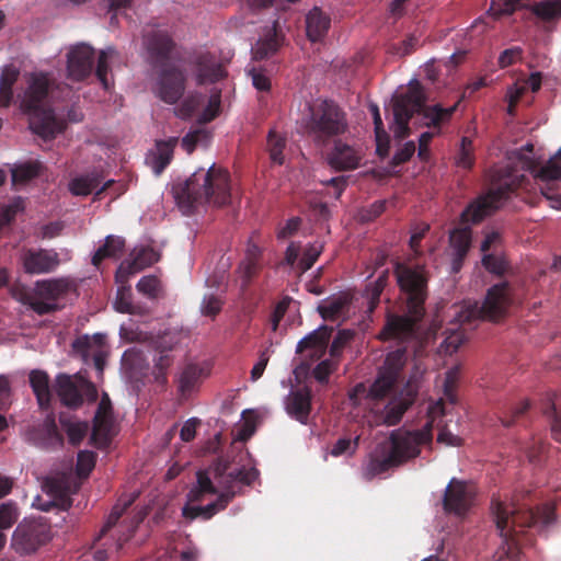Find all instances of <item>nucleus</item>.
Segmentation results:
<instances>
[{
    "instance_id": "nucleus-39",
    "label": "nucleus",
    "mask_w": 561,
    "mask_h": 561,
    "mask_svg": "<svg viewBox=\"0 0 561 561\" xmlns=\"http://www.w3.org/2000/svg\"><path fill=\"white\" fill-rule=\"evenodd\" d=\"M533 13L545 22L561 18V0H542L533 5Z\"/></svg>"
},
{
    "instance_id": "nucleus-26",
    "label": "nucleus",
    "mask_w": 561,
    "mask_h": 561,
    "mask_svg": "<svg viewBox=\"0 0 561 561\" xmlns=\"http://www.w3.org/2000/svg\"><path fill=\"white\" fill-rule=\"evenodd\" d=\"M334 148L329 154L330 164L337 170H353L359 165L360 154L351 146L334 140Z\"/></svg>"
},
{
    "instance_id": "nucleus-25",
    "label": "nucleus",
    "mask_w": 561,
    "mask_h": 561,
    "mask_svg": "<svg viewBox=\"0 0 561 561\" xmlns=\"http://www.w3.org/2000/svg\"><path fill=\"white\" fill-rule=\"evenodd\" d=\"M176 144V137H171L168 140H159L156 144L154 150L147 156L146 161L156 175H160L172 161Z\"/></svg>"
},
{
    "instance_id": "nucleus-8",
    "label": "nucleus",
    "mask_w": 561,
    "mask_h": 561,
    "mask_svg": "<svg viewBox=\"0 0 561 561\" xmlns=\"http://www.w3.org/2000/svg\"><path fill=\"white\" fill-rule=\"evenodd\" d=\"M529 180L519 173L515 167L508 164L496 169L491 176V188L473 201L462 210V224L478 225L492 216L512 194L519 188H526Z\"/></svg>"
},
{
    "instance_id": "nucleus-21",
    "label": "nucleus",
    "mask_w": 561,
    "mask_h": 561,
    "mask_svg": "<svg viewBox=\"0 0 561 561\" xmlns=\"http://www.w3.org/2000/svg\"><path fill=\"white\" fill-rule=\"evenodd\" d=\"M333 328L329 325H321L313 330L304 339H301L297 346L296 353L302 354L305 351H311L310 357L313 360L320 359L327 352L329 341L331 339Z\"/></svg>"
},
{
    "instance_id": "nucleus-53",
    "label": "nucleus",
    "mask_w": 561,
    "mask_h": 561,
    "mask_svg": "<svg viewBox=\"0 0 561 561\" xmlns=\"http://www.w3.org/2000/svg\"><path fill=\"white\" fill-rule=\"evenodd\" d=\"M482 265L486 271L499 276L503 275L508 268L507 261L503 256L495 254H484Z\"/></svg>"
},
{
    "instance_id": "nucleus-28",
    "label": "nucleus",
    "mask_w": 561,
    "mask_h": 561,
    "mask_svg": "<svg viewBox=\"0 0 561 561\" xmlns=\"http://www.w3.org/2000/svg\"><path fill=\"white\" fill-rule=\"evenodd\" d=\"M56 392L66 407L79 408L82 404L80 387L69 375L60 374L56 377Z\"/></svg>"
},
{
    "instance_id": "nucleus-50",
    "label": "nucleus",
    "mask_w": 561,
    "mask_h": 561,
    "mask_svg": "<svg viewBox=\"0 0 561 561\" xmlns=\"http://www.w3.org/2000/svg\"><path fill=\"white\" fill-rule=\"evenodd\" d=\"M96 455L93 451L81 450L77 457V474L87 478L95 466Z\"/></svg>"
},
{
    "instance_id": "nucleus-55",
    "label": "nucleus",
    "mask_w": 561,
    "mask_h": 561,
    "mask_svg": "<svg viewBox=\"0 0 561 561\" xmlns=\"http://www.w3.org/2000/svg\"><path fill=\"white\" fill-rule=\"evenodd\" d=\"M534 145L526 144L519 150L512 152V157L516 160L522 171L535 172L536 162L526 152H533Z\"/></svg>"
},
{
    "instance_id": "nucleus-13",
    "label": "nucleus",
    "mask_w": 561,
    "mask_h": 561,
    "mask_svg": "<svg viewBox=\"0 0 561 561\" xmlns=\"http://www.w3.org/2000/svg\"><path fill=\"white\" fill-rule=\"evenodd\" d=\"M476 488L472 483L453 478L444 492V512L446 514L462 517L471 508Z\"/></svg>"
},
{
    "instance_id": "nucleus-38",
    "label": "nucleus",
    "mask_w": 561,
    "mask_h": 561,
    "mask_svg": "<svg viewBox=\"0 0 561 561\" xmlns=\"http://www.w3.org/2000/svg\"><path fill=\"white\" fill-rule=\"evenodd\" d=\"M45 488L47 492L51 494L58 502H49L43 505L42 510L47 512L51 506H60L62 510H67L71 505V500L67 494L66 489L62 486L61 482L55 479L47 480L45 483Z\"/></svg>"
},
{
    "instance_id": "nucleus-64",
    "label": "nucleus",
    "mask_w": 561,
    "mask_h": 561,
    "mask_svg": "<svg viewBox=\"0 0 561 561\" xmlns=\"http://www.w3.org/2000/svg\"><path fill=\"white\" fill-rule=\"evenodd\" d=\"M386 209L385 201H376L369 207L364 208L359 213L360 221L370 222L378 218Z\"/></svg>"
},
{
    "instance_id": "nucleus-20",
    "label": "nucleus",
    "mask_w": 561,
    "mask_h": 561,
    "mask_svg": "<svg viewBox=\"0 0 561 561\" xmlns=\"http://www.w3.org/2000/svg\"><path fill=\"white\" fill-rule=\"evenodd\" d=\"M158 261V252L150 247L134 250L129 254L128 259L121 262L115 274L116 282L124 283L130 275L138 273L148 266H151Z\"/></svg>"
},
{
    "instance_id": "nucleus-9",
    "label": "nucleus",
    "mask_w": 561,
    "mask_h": 561,
    "mask_svg": "<svg viewBox=\"0 0 561 561\" xmlns=\"http://www.w3.org/2000/svg\"><path fill=\"white\" fill-rule=\"evenodd\" d=\"M301 127L317 146L325 147L348 130L347 114L332 100H318L308 105Z\"/></svg>"
},
{
    "instance_id": "nucleus-12",
    "label": "nucleus",
    "mask_w": 561,
    "mask_h": 561,
    "mask_svg": "<svg viewBox=\"0 0 561 561\" xmlns=\"http://www.w3.org/2000/svg\"><path fill=\"white\" fill-rule=\"evenodd\" d=\"M50 540V528L42 520H24L18 525L12 536V547L21 554L35 552Z\"/></svg>"
},
{
    "instance_id": "nucleus-16",
    "label": "nucleus",
    "mask_w": 561,
    "mask_h": 561,
    "mask_svg": "<svg viewBox=\"0 0 561 561\" xmlns=\"http://www.w3.org/2000/svg\"><path fill=\"white\" fill-rule=\"evenodd\" d=\"M157 69H159L154 88L157 96L168 104L178 103L185 91L186 78L183 70L172 65Z\"/></svg>"
},
{
    "instance_id": "nucleus-32",
    "label": "nucleus",
    "mask_w": 561,
    "mask_h": 561,
    "mask_svg": "<svg viewBox=\"0 0 561 561\" xmlns=\"http://www.w3.org/2000/svg\"><path fill=\"white\" fill-rule=\"evenodd\" d=\"M30 385L42 410H48L51 402L49 376L46 371L34 369L30 373Z\"/></svg>"
},
{
    "instance_id": "nucleus-6",
    "label": "nucleus",
    "mask_w": 561,
    "mask_h": 561,
    "mask_svg": "<svg viewBox=\"0 0 561 561\" xmlns=\"http://www.w3.org/2000/svg\"><path fill=\"white\" fill-rule=\"evenodd\" d=\"M173 196L185 215L204 204L224 206L230 202V175L213 164L207 171L199 169L187 180L173 186Z\"/></svg>"
},
{
    "instance_id": "nucleus-5",
    "label": "nucleus",
    "mask_w": 561,
    "mask_h": 561,
    "mask_svg": "<svg viewBox=\"0 0 561 561\" xmlns=\"http://www.w3.org/2000/svg\"><path fill=\"white\" fill-rule=\"evenodd\" d=\"M433 422L427 421L421 430H394L388 440L377 445L365 467V477L373 479L397 468L421 454V448L433 439Z\"/></svg>"
},
{
    "instance_id": "nucleus-45",
    "label": "nucleus",
    "mask_w": 561,
    "mask_h": 561,
    "mask_svg": "<svg viewBox=\"0 0 561 561\" xmlns=\"http://www.w3.org/2000/svg\"><path fill=\"white\" fill-rule=\"evenodd\" d=\"M323 247L324 245L322 242L314 241L304 250L302 256L298 263V266L302 273L307 272L313 266L321 252L323 251Z\"/></svg>"
},
{
    "instance_id": "nucleus-27",
    "label": "nucleus",
    "mask_w": 561,
    "mask_h": 561,
    "mask_svg": "<svg viewBox=\"0 0 561 561\" xmlns=\"http://www.w3.org/2000/svg\"><path fill=\"white\" fill-rule=\"evenodd\" d=\"M262 268L261 249L255 244H250L247 249L245 257L238 267L241 278V288L247 289L252 279L257 276Z\"/></svg>"
},
{
    "instance_id": "nucleus-51",
    "label": "nucleus",
    "mask_w": 561,
    "mask_h": 561,
    "mask_svg": "<svg viewBox=\"0 0 561 561\" xmlns=\"http://www.w3.org/2000/svg\"><path fill=\"white\" fill-rule=\"evenodd\" d=\"M114 54L113 48H108L105 50H101L99 58H98V65L95 69V75L103 85L105 90L110 88V81L107 79V72H108V57Z\"/></svg>"
},
{
    "instance_id": "nucleus-62",
    "label": "nucleus",
    "mask_w": 561,
    "mask_h": 561,
    "mask_svg": "<svg viewBox=\"0 0 561 561\" xmlns=\"http://www.w3.org/2000/svg\"><path fill=\"white\" fill-rule=\"evenodd\" d=\"M130 505V501L124 503V505H121V504H116L113 508H112V512L110 513L107 519H106V523L105 525L102 527L101 531H100V535H99V538H101L102 536H104L110 529H112L116 524L117 522L119 520V518L122 517V515L124 514L125 510Z\"/></svg>"
},
{
    "instance_id": "nucleus-31",
    "label": "nucleus",
    "mask_w": 561,
    "mask_h": 561,
    "mask_svg": "<svg viewBox=\"0 0 561 561\" xmlns=\"http://www.w3.org/2000/svg\"><path fill=\"white\" fill-rule=\"evenodd\" d=\"M282 41L283 35L278 31V21L275 20L273 27L252 48L254 59L262 60L274 55L280 47Z\"/></svg>"
},
{
    "instance_id": "nucleus-14",
    "label": "nucleus",
    "mask_w": 561,
    "mask_h": 561,
    "mask_svg": "<svg viewBox=\"0 0 561 561\" xmlns=\"http://www.w3.org/2000/svg\"><path fill=\"white\" fill-rule=\"evenodd\" d=\"M144 46L152 68L168 66L176 48L172 35L162 28H152L144 34Z\"/></svg>"
},
{
    "instance_id": "nucleus-48",
    "label": "nucleus",
    "mask_w": 561,
    "mask_h": 561,
    "mask_svg": "<svg viewBox=\"0 0 561 561\" xmlns=\"http://www.w3.org/2000/svg\"><path fill=\"white\" fill-rule=\"evenodd\" d=\"M259 478V471L255 468H237L227 473L228 482H240L244 485H251Z\"/></svg>"
},
{
    "instance_id": "nucleus-10",
    "label": "nucleus",
    "mask_w": 561,
    "mask_h": 561,
    "mask_svg": "<svg viewBox=\"0 0 561 561\" xmlns=\"http://www.w3.org/2000/svg\"><path fill=\"white\" fill-rule=\"evenodd\" d=\"M76 290V283L68 277L37 280L32 291L22 296V302L38 316H45L59 310L58 301Z\"/></svg>"
},
{
    "instance_id": "nucleus-42",
    "label": "nucleus",
    "mask_w": 561,
    "mask_h": 561,
    "mask_svg": "<svg viewBox=\"0 0 561 561\" xmlns=\"http://www.w3.org/2000/svg\"><path fill=\"white\" fill-rule=\"evenodd\" d=\"M530 408V402L528 400L522 401L517 407H503L499 414V421L502 426L511 427L514 425L516 420L523 416Z\"/></svg>"
},
{
    "instance_id": "nucleus-4",
    "label": "nucleus",
    "mask_w": 561,
    "mask_h": 561,
    "mask_svg": "<svg viewBox=\"0 0 561 561\" xmlns=\"http://www.w3.org/2000/svg\"><path fill=\"white\" fill-rule=\"evenodd\" d=\"M394 274L401 291L404 314L388 313L378 337L381 341L407 342L416 337L419 324L425 316L428 277L424 267L405 264H397Z\"/></svg>"
},
{
    "instance_id": "nucleus-17",
    "label": "nucleus",
    "mask_w": 561,
    "mask_h": 561,
    "mask_svg": "<svg viewBox=\"0 0 561 561\" xmlns=\"http://www.w3.org/2000/svg\"><path fill=\"white\" fill-rule=\"evenodd\" d=\"M530 173L538 182L542 195L551 202V207L561 209V196L550 193L553 191L554 182L561 179V148L546 165L540 169H537L536 165L535 172Z\"/></svg>"
},
{
    "instance_id": "nucleus-37",
    "label": "nucleus",
    "mask_w": 561,
    "mask_h": 561,
    "mask_svg": "<svg viewBox=\"0 0 561 561\" xmlns=\"http://www.w3.org/2000/svg\"><path fill=\"white\" fill-rule=\"evenodd\" d=\"M389 277V271H382L377 279L366 286L365 297L367 299V312L373 313L380 301V295L382 294Z\"/></svg>"
},
{
    "instance_id": "nucleus-36",
    "label": "nucleus",
    "mask_w": 561,
    "mask_h": 561,
    "mask_svg": "<svg viewBox=\"0 0 561 561\" xmlns=\"http://www.w3.org/2000/svg\"><path fill=\"white\" fill-rule=\"evenodd\" d=\"M103 176L100 172L92 171L81 176H77L69 182V191L75 196H88L101 183Z\"/></svg>"
},
{
    "instance_id": "nucleus-33",
    "label": "nucleus",
    "mask_w": 561,
    "mask_h": 561,
    "mask_svg": "<svg viewBox=\"0 0 561 561\" xmlns=\"http://www.w3.org/2000/svg\"><path fill=\"white\" fill-rule=\"evenodd\" d=\"M331 20L319 8H313L306 18L307 36L311 42L322 39L329 31Z\"/></svg>"
},
{
    "instance_id": "nucleus-47",
    "label": "nucleus",
    "mask_w": 561,
    "mask_h": 561,
    "mask_svg": "<svg viewBox=\"0 0 561 561\" xmlns=\"http://www.w3.org/2000/svg\"><path fill=\"white\" fill-rule=\"evenodd\" d=\"M217 513V504H208L206 506H194L186 504L182 508V515L187 519H195L202 517L207 520L210 519Z\"/></svg>"
},
{
    "instance_id": "nucleus-41",
    "label": "nucleus",
    "mask_w": 561,
    "mask_h": 561,
    "mask_svg": "<svg viewBox=\"0 0 561 561\" xmlns=\"http://www.w3.org/2000/svg\"><path fill=\"white\" fill-rule=\"evenodd\" d=\"M556 394L548 393L546 402L542 408V412L548 416L551 424V433L553 438L561 443V413L558 411L556 402Z\"/></svg>"
},
{
    "instance_id": "nucleus-30",
    "label": "nucleus",
    "mask_w": 561,
    "mask_h": 561,
    "mask_svg": "<svg viewBox=\"0 0 561 561\" xmlns=\"http://www.w3.org/2000/svg\"><path fill=\"white\" fill-rule=\"evenodd\" d=\"M351 301L348 293H339L324 299L317 310L324 320L334 321L346 312Z\"/></svg>"
},
{
    "instance_id": "nucleus-40",
    "label": "nucleus",
    "mask_w": 561,
    "mask_h": 561,
    "mask_svg": "<svg viewBox=\"0 0 561 561\" xmlns=\"http://www.w3.org/2000/svg\"><path fill=\"white\" fill-rule=\"evenodd\" d=\"M60 424L67 433L69 443L73 446L79 445L89 431V424L84 421H71L65 416H60Z\"/></svg>"
},
{
    "instance_id": "nucleus-34",
    "label": "nucleus",
    "mask_w": 561,
    "mask_h": 561,
    "mask_svg": "<svg viewBox=\"0 0 561 561\" xmlns=\"http://www.w3.org/2000/svg\"><path fill=\"white\" fill-rule=\"evenodd\" d=\"M125 249V240L118 236H107L105 242L100 247L92 256V264L99 268L105 259L117 260L122 256Z\"/></svg>"
},
{
    "instance_id": "nucleus-60",
    "label": "nucleus",
    "mask_w": 561,
    "mask_h": 561,
    "mask_svg": "<svg viewBox=\"0 0 561 561\" xmlns=\"http://www.w3.org/2000/svg\"><path fill=\"white\" fill-rule=\"evenodd\" d=\"M523 58V49L520 47H511L503 50L500 56L497 64L500 68H507Z\"/></svg>"
},
{
    "instance_id": "nucleus-2",
    "label": "nucleus",
    "mask_w": 561,
    "mask_h": 561,
    "mask_svg": "<svg viewBox=\"0 0 561 561\" xmlns=\"http://www.w3.org/2000/svg\"><path fill=\"white\" fill-rule=\"evenodd\" d=\"M554 511L551 504L533 510L527 504L492 500L491 512L503 541L497 561H519L520 548L531 546L535 535L556 520Z\"/></svg>"
},
{
    "instance_id": "nucleus-61",
    "label": "nucleus",
    "mask_w": 561,
    "mask_h": 561,
    "mask_svg": "<svg viewBox=\"0 0 561 561\" xmlns=\"http://www.w3.org/2000/svg\"><path fill=\"white\" fill-rule=\"evenodd\" d=\"M130 505V501L124 503V505H121V504H116L113 508H112V512L110 513L107 519H106V523L105 525L102 527L101 531H100V535H99V538H101L102 536H104L110 529H112L116 524L117 522L119 520V518L122 517V515L124 514L125 510Z\"/></svg>"
},
{
    "instance_id": "nucleus-22",
    "label": "nucleus",
    "mask_w": 561,
    "mask_h": 561,
    "mask_svg": "<svg viewBox=\"0 0 561 561\" xmlns=\"http://www.w3.org/2000/svg\"><path fill=\"white\" fill-rule=\"evenodd\" d=\"M193 64L196 69L198 84L214 83L227 76L224 66L219 64L216 57L209 51L196 55Z\"/></svg>"
},
{
    "instance_id": "nucleus-29",
    "label": "nucleus",
    "mask_w": 561,
    "mask_h": 561,
    "mask_svg": "<svg viewBox=\"0 0 561 561\" xmlns=\"http://www.w3.org/2000/svg\"><path fill=\"white\" fill-rule=\"evenodd\" d=\"M206 369L197 364H187L183 367L178 378V390L184 398L195 391L204 377Z\"/></svg>"
},
{
    "instance_id": "nucleus-24",
    "label": "nucleus",
    "mask_w": 561,
    "mask_h": 561,
    "mask_svg": "<svg viewBox=\"0 0 561 561\" xmlns=\"http://www.w3.org/2000/svg\"><path fill=\"white\" fill-rule=\"evenodd\" d=\"M472 230L470 227L454 229L449 234V243L453 249V270L459 271L471 247Z\"/></svg>"
},
{
    "instance_id": "nucleus-15",
    "label": "nucleus",
    "mask_w": 561,
    "mask_h": 561,
    "mask_svg": "<svg viewBox=\"0 0 561 561\" xmlns=\"http://www.w3.org/2000/svg\"><path fill=\"white\" fill-rule=\"evenodd\" d=\"M115 436L112 402L107 393H103L93 417L90 444L99 449L107 448Z\"/></svg>"
},
{
    "instance_id": "nucleus-56",
    "label": "nucleus",
    "mask_w": 561,
    "mask_h": 561,
    "mask_svg": "<svg viewBox=\"0 0 561 561\" xmlns=\"http://www.w3.org/2000/svg\"><path fill=\"white\" fill-rule=\"evenodd\" d=\"M220 103H221L220 92L218 91V92L211 93L209 96V100H208V104L205 107V110L202 112V114L198 118V122L205 124V123H209L213 119H215L220 112Z\"/></svg>"
},
{
    "instance_id": "nucleus-46",
    "label": "nucleus",
    "mask_w": 561,
    "mask_h": 561,
    "mask_svg": "<svg viewBox=\"0 0 561 561\" xmlns=\"http://www.w3.org/2000/svg\"><path fill=\"white\" fill-rule=\"evenodd\" d=\"M204 101V96L199 93H194L187 95L179 107H176L175 113L179 117L186 119L193 116L196 110L201 106Z\"/></svg>"
},
{
    "instance_id": "nucleus-58",
    "label": "nucleus",
    "mask_w": 561,
    "mask_h": 561,
    "mask_svg": "<svg viewBox=\"0 0 561 561\" xmlns=\"http://www.w3.org/2000/svg\"><path fill=\"white\" fill-rule=\"evenodd\" d=\"M208 137H209V135L206 130L196 129V130H193V131H190L188 134H186L182 138L181 145L187 153H192L195 150L196 146L199 142L207 140Z\"/></svg>"
},
{
    "instance_id": "nucleus-18",
    "label": "nucleus",
    "mask_w": 561,
    "mask_h": 561,
    "mask_svg": "<svg viewBox=\"0 0 561 561\" xmlns=\"http://www.w3.org/2000/svg\"><path fill=\"white\" fill-rule=\"evenodd\" d=\"M95 50L87 44L73 46L67 55L68 77L73 81H82L93 70Z\"/></svg>"
},
{
    "instance_id": "nucleus-3",
    "label": "nucleus",
    "mask_w": 561,
    "mask_h": 561,
    "mask_svg": "<svg viewBox=\"0 0 561 561\" xmlns=\"http://www.w3.org/2000/svg\"><path fill=\"white\" fill-rule=\"evenodd\" d=\"M426 98L422 85L415 81L410 84L408 91L399 95L392 106L394 128L393 134L398 139H404L410 135V119L417 115L421 126L432 128V131L422 133L419 138L417 156L422 161L430 157L428 146L432 139L440 134L442 127L451 121L457 111L461 98L451 106L444 107L440 103L426 104Z\"/></svg>"
},
{
    "instance_id": "nucleus-52",
    "label": "nucleus",
    "mask_w": 561,
    "mask_h": 561,
    "mask_svg": "<svg viewBox=\"0 0 561 561\" xmlns=\"http://www.w3.org/2000/svg\"><path fill=\"white\" fill-rule=\"evenodd\" d=\"M337 368L335 358L323 359L312 370L314 379L320 383H327L330 375Z\"/></svg>"
},
{
    "instance_id": "nucleus-43",
    "label": "nucleus",
    "mask_w": 561,
    "mask_h": 561,
    "mask_svg": "<svg viewBox=\"0 0 561 561\" xmlns=\"http://www.w3.org/2000/svg\"><path fill=\"white\" fill-rule=\"evenodd\" d=\"M41 435L47 439L48 445H58L61 446L64 438L58 431L55 415L53 413L47 414L43 424L39 428Z\"/></svg>"
},
{
    "instance_id": "nucleus-11",
    "label": "nucleus",
    "mask_w": 561,
    "mask_h": 561,
    "mask_svg": "<svg viewBox=\"0 0 561 561\" xmlns=\"http://www.w3.org/2000/svg\"><path fill=\"white\" fill-rule=\"evenodd\" d=\"M512 304V287L510 283L502 282L488 289L482 304H468L460 314L461 322H472L473 320L496 321L504 317Z\"/></svg>"
},
{
    "instance_id": "nucleus-63",
    "label": "nucleus",
    "mask_w": 561,
    "mask_h": 561,
    "mask_svg": "<svg viewBox=\"0 0 561 561\" xmlns=\"http://www.w3.org/2000/svg\"><path fill=\"white\" fill-rule=\"evenodd\" d=\"M415 152V144L410 140L407 141L392 157L391 165L398 167L408 162Z\"/></svg>"
},
{
    "instance_id": "nucleus-49",
    "label": "nucleus",
    "mask_w": 561,
    "mask_h": 561,
    "mask_svg": "<svg viewBox=\"0 0 561 561\" xmlns=\"http://www.w3.org/2000/svg\"><path fill=\"white\" fill-rule=\"evenodd\" d=\"M39 173L38 165L33 163H25L15 167L12 170V182L14 184H25L36 178Z\"/></svg>"
},
{
    "instance_id": "nucleus-7",
    "label": "nucleus",
    "mask_w": 561,
    "mask_h": 561,
    "mask_svg": "<svg viewBox=\"0 0 561 561\" xmlns=\"http://www.w3.org/2000/svg\"><path fill=\"white\" fill-rule=\"evenodd\" d=\"M50 90L48 75L34 72L30 75L25 90L19 95L20 110L28 117L30 128L44 139L55 138L66 126L54 113Z\"/></svg>"
},
{
    "instance_id": "nucleus-57",
    "label": "nucleus",
    "mask_w": 561,
    "mask_h": 561,
    "mask_svg": "<svg viewBox=\"0 0 561 561\" xmlns=\"http://www.w3.org/2000/svg\"><path fill=\"white\" fill-rule=\"evenodd\" d=\"M352 337H353V333L351 331H347V330L339 331L330 345V350H329L330 356L332 358L337 359L341 356L343 348L352 340Z\"/></svg>"
},
{
    "instance_id": "nucleus-54",
    "label": "nucleus",
    "mask_w": 561,
    "mask_h": 561,
    "mask_svg": "<svg viewBox=\"0 0 561 561\" xmlns=\"http://www.w3.org/2000/svg\"><path fill=\"white\" fill-rule=\"evenodd\" d=\"M139 293L150 299H154L160 293V280L156 276H144L136 285Z\"/></svg>"
},
{
    "instance_id": "nucleus-23",
    "label": "nucleus",
    "mask_w": 561,
    "mask_h": 561,
    "mask_svg": "<svg viewBox=\"0 0 561 561\" xmlns=\"http://www.w3.org/2000/svg\"><path fill=\"white\" fill-rule=\"evenodd\" d=\"M311 390L308 387L291 390L285 400L287 414L301 424H307L311 412Z\"/></svg>"
},
{
    "instance_id": "nucleus-35",
    "label": "nucleus",
    "mask_w": 561,
    "mask_h": 561,
    "mask_svg": "<svg viewBox=\"0 0 561 561\" xmlns=\"http://www.w3.org/2000/svg\"><path fill=\"white\" fill-rule=\"evenodd\" d=\"M20 77V70L14 65H5L0 76V106H10L13 100V85Z\"/></svg>"
},
{
    "instance_id": "nucleus-44",
    "label": "nucleus",
    "mask_w": 561,
    "mask_h": 561,
    "mask_svg": "<svg viewBox=\"0 0 561 561\" xmlns=\"http://www.w3.org/2000/svg\"><path fill=\"white\" fill-rule=\"evenodd\" d=\"M286 146V139L275 131L271 130L267 137V150L270 152L271 160L282 165L284 163V149Z\"/></svg>"
},
{
    "instance_id": "nucleus-1",
    "label": "nucleus",
    "mask_w": 561,
    "mask_h": 561,
    "mask_svg": "<svg viewBox=\"0 0 561 561\" xmlns=\"http://www.w3.org/2000/svg\"><path fill=\"white\" fill-rule=\"evenodd\" d=\"M407 360L408 355L404 347L388 353L370 387L357 383L350 391L348 397L352 404L354 407L364 404L368 412V423L371 426H394L401 422L409 409L408 400L394 396L396 386L402 377Z\"/></svg>"
},
{
    "instance_id": "nucleus-19",
    "label": "nucleus",
    "mask_w": 561,
    "mask_h": 561,
    "mask_svg": "<svg viewBox=\"0 0 561 561\" xmlns=\"http://www.w3.org/2000/svg\"><path fill=\"white\" fill-rule=\"evenodd\" d=\"M25 273L31 275L48 274L60 264L59 254L55 250L27 249L21 255Z\"/></svg>"
},
{
    "instance_id": "nucleus-59",
    "label": "nucleus",
    "mask_w": 561,
    "mask_h": 561,
    "mask_svg": "<svg viewBox=\"0 0 561 561\" xmlns=\"http://www.w3.org/2000/svg\"><path fill=\"white\" fill-rule=\"evenodd\" d=\"M18 519L16 507L12 503L0 505V529L10 528Z\"/></svg>"
}]
</instances>
